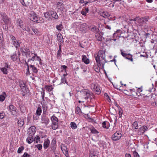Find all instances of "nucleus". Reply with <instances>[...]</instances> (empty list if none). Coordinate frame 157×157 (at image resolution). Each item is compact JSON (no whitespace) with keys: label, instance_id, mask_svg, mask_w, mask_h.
Listing matches in <instances>:
<instances>
[{"label":"nucleus","instance_id":"1","mask_svg":"<svg viewBox=\"0 0 157 157\" xmlns=\"http://www.w3.org/2000/svg\"><path fill=\"white\" fill-rule=\"evenodd\" d=\"M105 57V52L103 50L99 51L97 54L95 55V58L99 68H104L105 64L107 62Z\"/></svg>","mask_w":157,"mask_h":157},{"label":"nucleus","instance_id":"2","mask_svg":"<svg viewBox=\"0 0 157 157\" xmlns=\"http://www.w3.org/2000/svg\"><path fill=\"white\" fill-rule=\"evenodd\" d=\"M52 121V128L53 130L57 129L58 127V120L57 118L54 115L51 117Z\"/></svg>","mask_w":157,"mask_h":157},{"label":"nucleus","instance_id":"3","mask_svg":"<svg viewBox=\"0 0 157 157\" xmlns=\"http://www.w3.org/2000/svg\"><path fill=\"white\" fill-rule=\"evenodd\" d=\"M91 87L92 90L97 94H99L101 93V90L98 84L92 83L91 84Z\"/></svg>","mask_w":157,"mask_h":157},{"label":"nucleus","instance_id":"4","mask_svg":"<svg viewBox=\"0 0 157 157\" xmlns=\"http://www.w3.org/2000/svg\"><path fill=\"white\" fill-rule=\"evenodd\" d=\"M12 44L16 48H18L20 47V43L18 40L16 39V38L13 35L10 36Z\"/></svg>","mask_w":157,"mask_h":157},{"label":"nucleus","instance_id":"5","mask_svg":"<svg viewBox=\"0 0 157 157\" xmlns=\"http://www.w3.org/2000/svg\"><path fill=\"white\" fill-rule=\"evenodd\" d=\"M121 133L119 131H117L112 136V139L114 141L118 140L120 139L121 137Z\"/></svg>","mask_w":157,"mask_h":157},{"label":"nucleus","instance_id":"6","mask_svg":"<svg viewBox=\"0 0 157 157\" xmlns=\"http://www.w3.org/2000/svg\"><path fill=\"white\" fill-rule=\"evenodd\" d=\"M36 131V128L34 126H32L28 129V136H33Z\"/></svg>","mask_w":157,"mask_h":157},{"label":"nucleus","instance_id":"7","mask_svg":"<svg viewBox=\"0 0 157 157\" xmlns=\"http://www.w3.org/2000/svg\"><path fill=\"white\" fill-rule=\"evenodd\" d=\"M148 17H143L139 18L138 21V23H139L140 25H143L148 21Z\"/></svg>","mask_w":157,"mask_h":157},{"label":"nucleus","instance_id":"8","mask_svg":"<svg viewBox=\"0 0 157 157\" xmlns=\"http://www.w3.org/2000/svg\"><path fill=\"white\" fill-rule=\"evenodd\" d=\"M0 14L1 16L2 19L5 24H7L9 22L10 19L5 13H1Z\"/></svg>","mask_w":157,"mask_h":157},{"label":"nucleus","instance_id":"9","mask_svg":"<svg viewBox=\"0 0 157 157\" xmlns=\"http://www.w3.org/2000/svg\"><path fill=\"white\" fill-rule=\"evenodd\" d=\"M19 83L21 91L25 93H26L27 89L25 83L22 81H19Z\"/></svg>","mask_w":157,"mask_h":157},{"label":"nucleus","instance_id":"10","mask_svg":"<svg viewBox=\"0 0 157 157\" xmlns=\"http://www.w3.org/2000/svg\"><path fill=\"white\" fill-rule=\"evenodd\" d=\"M88 25L85 23L81 24L80 26L81 31L84 33H86L88 30Z\"/></svg>","mask_w":157,"mask_h":157},{"label":"nucleus","instance_id":"11","mask_svg":"<svg viewBox=\"0 0 157 157\" xmlns=\"http://www.w3.org/2000/svg\"><path fill=\"white\" fill-rule=\"evenodd\" d=\"M44 88L46 90L48 91L50 94L51 95H53L52 91L53 89V88L52 86L51 85H45L44 87Z\"/></svg>","mask_w":157,"mask_h":157},{"label":"nucleus","instance_id":"12","mask_svg":"<svg viewBox=\"0 0 157 157\" xmlns=\"http://www.w3.org/2000/svg\"><path fill=\"white\" fill-rule=\"evenodd\" d=\"M61 149L63 153L65 154L66 157H69V155L68 153V151L67 147L63 145L61 146Z\"/></svg>","mask_w":157,"mask_h":157},{"label":"nucleus","instance_id":"13","mask_svg":"<svg viewBox=\"0 0 157 157\" xmlns=\"http://www.w3.org/2000/svg\"><path fill=\"white\" fill-rule=\"evenodd\" d=\"M49 119L45 116H43L41 117V123L45 124L46 125H47L49 122Z\"/></svg>","mask_w":157,"mask_h":157},{"label":"nucleus","instance_id":"14","mask_svg":"<svg viewBox=\"0 0 157 157\" xmlns=\"http://www.w3.org/2000/svg\"><path fill=\"white\" fill-rule=\"evenodd\" d=\"M57 8L58 10L63 11L64 10V5L61 2H58L57 4Z\"/></svg>","mask_w":157,"mask_h":157},{"label":"nucleus","instance_id":"15","mask_svg":"<svg viewBox=\"0 0 157 157\" xmlns=\"http://www.w3.org/2000/svg\"><path fill=\"white\" fill-rule=\"evenodd\" d=\"M57 40L59 43V45L60 44V45L63 44V38L61 34L60 33H59L57 35Z\"/></svg>","mask_w":157,"mask_h":157},{"label":"nucleus","instance_id":"16","mask_svg":"<svg viewBox=\"0 0 157 157\" xmlns=\"http://www.w3.org/2000/svg\"><path fill=\"white\" fill-rule=\"evenodd\" d=\"M81 93L84 96H86V95H91L90 94H91V92H90L89 90L87 89H84L81 90Z\"/></svg>","mask_w":157,"mask_h":157},{"label":"nucleus","instance_id":"17","mask_svg":"<svg viewBox=\"0 0 157 157\" xmlns=\"http://www.w3.org/2000/svg\"><path fill=\"white\" fill-rule=\"evenodd\" d=\"M30 15L31 16L30 17V19L33 21L36 22L38 18L36 14L34 13H33L32 14H30Z\"/></svg>","mask_w":157,"mask_h":157},{"label":"nucleus","instance_id":"18","mask_svg":"<svg viewBox=\"0 0 157 157\" xmlns=\"http://www.w3.org/2000/svg\"><path fill=\"white\" fill-rule=\"evenodd\" d=\"M50 143V141L48 139H46L44 140V149L47 148L49 146Z\"/></svg>","mask_w":157,"mask_h":157},{"label":"nucleus","instance_id":"19","mask_svg":"<svg viewBox=\"0 0 157 157\" xmlns=\"http://www.w3.org/2000/svg\"><path fill=\"white\" fill-rule=\"evenodd\" d=\"M37 56V54L33 53L31 56V57L29 58L28 60V62L30 61H34Z\"/></svg>","mask_w":157,"mask_h":157},{"label":"nucleus","instance_id":"20","mask_svg":"<svg viewBox=\"0 0 157 157\" xmlns=\"http://www.w3.org/2000/svg\"><path fill=\"white\" fill-rule=\"evenodd\" d=\"M89 156L90 157H98L97 152L94 151H90Z\"/></svg>","mask_w":157,"mask_h":157},{"label":"nucleus","instance_id":"21","mask_svg":"<svg viewBox=\"0 0 157 157\" xmlns=\"http://www.w3.org/2000/svg\"><path fill=\"white\" fill-rule=\"evenodd\" d=\"M100 14L101 16L105 18H108L110 16L109 13L107 12H101Z\"/></svg>","mask_w":157,"mask_h":157},{"label":"nucleus","instance_id":"22","mask_svg":"<svg viewBox=\"0 0 157 157\" xmlns=\"http://www.w3.org/2000/svg\"><path fill=\"white\" fill-rule=\"evenodd\" d=\"M24 124V120L23 119L21 118L19 119L17 121L18 125L20 127H22Z\"/></svg>","mask_w":157,"mask_h":157},{"label":"nucleus","instance_id":"23","mask_svg":"<svg viewBox=\"0 0 157 157\" xmlns=\"http://www.w3.org/2000/svg\"><path fill=\"white\" fill-rule=\"evenodd\" d=\"M82 60L83 62L86 64H88L90 63L89 59L87 58L86 56L85 55L82 56Z\"/></svg>","mask_w":157,"mask_h":157},{"label":"nucleus","instance_id":"24","mask_svg":"<svg viewBox=\"0 0 157 157\" xmlns=\"http://www.w3.org/2000/svg\"><path fill=\"white\" fill-rule=\"evenodd\" d=\"M17 24L21 28H22L23 26L24 25L23 21L20 19H19L17 20Z\"/></svg>","mask_w":157,"mask_h":157},{"label":"nucleus","instance_id":"25","mask_svg":"<svg viewBox=\"0 0 157 157\" xmlns=\"http://www.w3.org/2000/svg\"><path fill=\"white\" fill-rule=\"evenodd\" d=\"M51 15L53 18L55 19H58V16L57 13L54 11H51Z\"/></svg>","mask_w":157,"mask_h":157},{"label":"nucleus","instance_id":"26","mask_svg":"<svg viewBox=\"0 0 157 157\" xmlns=\"http://www.w3.org/2000/svg\"><path fill=\"white\" fill-rule=\"evenodd\" d=\"M33 136H29L28 138L26 139V141L29 144H31L33 141Z\"/></svg>","mask_w":157,"mask_h":157},{"label":"nucleus","instance_id":"27","mask_svg":"<svg viewBox=\"0 0 157 157\" xmlns=\"http://www.w3.org/2000/svg\"><path fill=\"white\" fill-rule=\"evenodd\" d=\"M25 56L27 58H29L31 57V56L34 53L32 52H30L29 49L27 50V52H25Z\"/></svg>","mask_w":157,"mask_h":157},{"label":"nucleus","instance_id":"28","mask_svg":"<svg viewBox=\"0 0 157 157\" xmlns=\"http://www.w3.org/2000/svg\"><path fill=\"white\" fill-rule=\"evenodd\" d=\"M42 113V110L40 106L38 107L36 111V114L38 116H40L41 115Z\"/></svg>","mask_w":157,"mask_h":157},{"label":"nucleus","instance_id":"29","mask_svg":"<svg viewBox=\"0 0 157 157\" xmlns=\"http://www.w3.org/2000/svg\"><path fill=\"white\" fill-rule=\"evenodd\" d=\"M71 127L73 129H75L77 128V126L75 123L74 122H71L70 124Z\"/></svg>","mask_w":157,"mask_h":157},{"label":"nucleus","instance_id":"30","mask_svg":"<svg viewBox=\"0 0 157 157\" xmlns=\"http://www.w3.org/2000/svg\"><path fill=\"white\" fill-rule=\"evenodd\" d=\"M29 66H30V68H32L33 72L35 74H37L38 72L37 68L34 65H30Z\"/></svg>","mask_w":157,"mask_h":157},{"label":"nucleus","instance_id":"31","mask_svg":"<svg viewBox=\"0 0 157 157\" xmlns=\"http://www.w3.org/2000/svg\"><path fill=\"white\" fill-rule=\"evenodd\" d=\"M6 94L5 92L2 93V94L0 95V101H3L6 96Z\"/></svg>","mask_w":157,"mask_h":157},{"label":"nucleus","instance_id":"32","mask_svg":"<svg viewBox=\"0 0 157 157\" xmlns=\"http://www.w3.org/2000/svg\"><path fill=\"white\" fill-rule=\"evenodd\" d=\"M90 94L91 95H86V96L84 97V99L85 100H87L89 98L90 100L94 98V96L93 95V94L91 92V94Z\"/></svg>","mask_w":157,"mask_h":157},{"label":"nucleus","instance_id":"33","mask_svg":"<svg viewBox=\"0 0 157 157\" xmlns=\"http://www.w3.org/2000/svg\"><path fill=\"white\" fill-rule=\"evenodd\" d=\"M91 30L94 33H98L99 31V29L96 27V26H93L91 29Z\"/></svg>","mask_w":157,"mask_h":157},{"label":"nucleus","instance_id":"34","mask_svg":"<svg viewBox=\"0 0 157 157\" xmlns=\"http://www.w3.org/2000/svg\"><path fill=\"white\" fill-rule=\"evenodd\" d=\"M32 30L36 35H38L41 34V32L37 29L33 28Z\"/></svg>","mask_w":157,"mask_h":157},{"label":"nucleus","instance_id":"35","mask_svg":"<svg viewBox=\"0 0 157 157\" xmlns=\"http://www.w3.org/2000/svg\"><path fill=\"white\" fill-rule=\"evenodd\" d=\"M65 83L67 84V81L66 78L64 77H62L61 79V82L60 84H64Z\"/></svg>","mask_w":157,"mask_h":157},{"label":"nucleus","instance_id":"36","mask_svg":"<svg viewBox=\"0 0 157 157\" xmlns=\"http://www.w3.org/2000/svg\"><path fill=\"white\" fill-rule=\"evenodd\" d=\"M89 128L92 133L98 134L99 133L94 128Z\"/></svg>","mask_w":157,"mask_h":157},{"label":"nucleus","instance_id":"37","mask_svg":"<svg viewBox=\"0 0 157 157\" xmlns=\"http://www.w3.org/2000/svg\"><path fill=\"white\" fill-rule=\"evenodd\" d=\"M44 17L47 19H49L51 17V11L50 12V13L49 12H47L44 14Z\"/></svg>","mask_w":157,"mask_h":157},{"label":"nucleus","instance_id":"38","mask_svg":"<svg viewBox=\"0 0 157 157\" xmlns=\"http://www.w3.org/2000/svg\"><path fill=\"white\" fill-rule=\"evenodd\" d=\"M95 37L97 40L99 41H101L102 40V37L101 35L99 33H96L95 35Z\"/></svg>","mask_w":157,"mask_h":157},{"label":"nucleus","instance_id":"39","mask_svg":"<svg viewBox=\"0 0 157 157\" xmlns=\"http://www.w3.org/2000/svg\"><path fill=\"white\" fill-rule=\"evenodd\" d=\"M125 58L130 60L132 62L133 61L132 55L130 54L129 53L128 54V55H127L126 57H125Z\"/></svg>","mask_w":157,"mask_h":157},{"label":"nucleus","instance_id":"40","mask_svg":"<svg viewBox=\"0 0 157 157\" xmlns=\"http://www.w3.org/2000/svg\"><path fill=\"white\" fill-rule=\"evenodd\" d=\"M44 22V19L41 17H40L39 18H38V19H37V21H36V22L37 23H43Z\"/></svg>","mask_w":157,"mask_h":157},{"label":"nucleus","instance_id":"41","mask_svg":"<svg viewBox=\"0 0 157 157\" xmlns=\"http://www.w3.org/2000/svg\"><path fill=\"white\" fill-rule=\"evenodd\" d=\"M16 109V108L13 105H9V110L10 111V112L15 109Z\"/></svg>","mask_w":157,"mask_h":157},{"label":"nucleus","instance_id":"42","mask_svg":"<svg viewBox=\"0 0 157 157\" xmlns=\"http://www.w3.org/2000/svg\"><path fill=\"white\" fill-rule=\"evenodd\" d=\"M24 147L23 146L20 147L18 149L17 152L19 154L21 153L22 151L24 150Z\"/></svg>","mask_w":157,"mask_h":157},{"label":"nucleus","instance_id":"43","mask_svg":"<svg viewBox=\"0 0 157 157\" xmlns=\"http://www.w3.org/2000/svg\"><path fill=\"white\" fill-rule=\"evenodd\" d=\"M75 113L76 114H80L81 113V109L79 107L77 106L76 107Z\"/></svg>","mask_w":157,"mask_h":157},{"label":"nucleus","instance_id":"44","mask_svg":"<svg viewBox=\"0 0 157 157\" xmlns=\"http://www.w3.org/2000/svg\"><path fill=\"white\" fill-rule=\"evenodd\" d=\"M121 0H113V3H110L109 5V7L112 6V7H113L114 6L115 3L116 2H121Z\"/></svg>","mask_w":157,"mask_h":157},{"label":"nucleus","instance_id":"45","mask_svg":"<svg viewBox=\"0 0 157 157\" xmlns=\"http://www.w3.org/2000/svg\"><path fill=\"white\" fill-rule=\"evenodd\" d=\"M63 28V25L62 23L60 24L59 25H57L56 26V28L59 31H60L62 30V29Z\"/></svg>","mask_w":157,"mask_h":157},{"label":"nucleus","instance_id":"46","mask_svg":"<svg viewBox=\"0 0 157 157\" xmlns=\"http://www.w3.org/2000/svg\"><path fill=\"white\" fill-rule=\"evenodd\" d=\"M1 71L4 74H7L8 73L7 69L6 67H3L1 68Z\"/></svg>","mask_w":157,"mask_h":157},{"label":"nucleus","instance_id":"47","mask_svg":"<svg viewBox=\"0 0 157 157\" xmlns=\"http://www.w3.org/2000/svg\"><path fill=\"white\" fill-rule=\"evenodd\" d=\"M12 115L14 116H17V109H15L14 110L11 111L10 112Z\"/></svg>","mask_w":157,"mask_h":157},{"label":"nucleus","instance_id":"48","mask_svg":"<svg viewBox=\"0 0 157 157\" xmlns=\"http://www.w3.org/2000/svg\"><path fill=\"white\" fill-rule=\"evenodd\" d=\"M152 94L150 95L149 96L146 95L145 96H144V99L146 100H150L152 98Z\"/></svg>","mask_w":157,"mask_h":157},{"label":"nucleus","instance_id":"49","mask_svg":"<svg viewBox=\"0 0 157 157\" xmlns=\"http://www.w3.org/2000/svg\"><path fill=\"white\" fill-rule=\"evenodd\" d=\"M20 107L21 112L24 113L26 109L24 105H20Z\"/></svg>","mask_w":157,"mask_h":157},{"label":"nucleus","instance_id":"50","mask_svg":"<svg viewBox=\"0 0 157 157\" xmlns=\"http://www.w3.org/2000/svg\"><path fill=\"white\" fill-rule=\"evenodd\" d=\"M132 125L133 126V127H134L135 129H138V123L137 121L134 122L132 124Z\"/></svg>","mask_w":157,"mask_h":157},{"label":"nucleus","instance_id":"51","mask_svg":"<svg viewBox=\"0 0 157 157\" xmlns=\"http://www.w3.org/2000/svg\"><path fill=\"white\" fill-rule=\"evenodd\" d=\"M41 95L42 99L43 101H44L45 92H44V90L43 89H42V90L41 92Z\"/></svg>","mask_w":157,"mask_h":157},{"label":"nucleus","instance_id":"52","mask_svg":"<svg viewBox=\"0 0 157 157\" xmlns=\"http://www.w3.org/2000/svg\"><path fill=\"white\" fill-rule=\"evenodd\" d=\"M59 48L58 50L57 55L58 56H60L61 55V46L60 44L59 45Z\"/></svg>","mask_w":157,"mask_h":157},{"label":"nucleus","instance_id":"53","mask_svg":"<svg viewBox=\"0 0 157 157\" xmlns=\"http://www.w3.org/2000/svg\"><path fill=\"white\" fill-rule=\"evenodd\" d=\"M21 157H32V156L27 152H25Z\"/></svg>","mask_w":157,"mask_h":157},{"label":"nucleus","instance_id":"54","mask_svg":"<svg viewBox=\"0 0 157 157\" xmlns=\"http://www.w3.org/2000/svg\"><path fill=\"white\" fill-rule=\"evenodd\" d=\"M35 147L37 148L39 150H40L42 148V146L41 144H39L36 145Z\"/></svg>","mask_w":157,"mask_h":157},{"label":"nucleus","instance_id":"55","mask_svg":"<svg viewBox=\"0 0 157 157\" xmlns=\"http://www.w3.org/2000/svg\"><path fill=\"white\" fill-rule=\"evenodd\" d=\"M5 116V114L4 113L2 112L0 113V119H2L4 118Z\"/></svg>","mask_w":157,"mask_h":157},{"label":"nucleus","instance_id":"56","mask_svg":"<svg viewBox=\"0 0 157 157\" xmlns=\"http://www.w3.org/2000/svg\"><path fill=\"white\" fill-rule=\"evenodd\" d=\"M81 68L83 72H86L87 71V67L86 66H81Z\"/></svg>","mask_w":157,"mask_h":157},{"label":"nucleus","instance_id":"57","mask_svg":"<svg viewBox=\"0 0 157 157\" xmlns=\"http://www.w3.org/2000/svg\"><path fill=\"white\" fill-rule=\"evenodd\" d=\"M133 154L134 157H140V156L138 153L136 151L133 152Z\"/></svg>","mask_w":157,"mask_h":157},{"label":"nucleus","instance_id":"58","mask_svg":"<svg viewBox=\"0 0 157 157\" xmlns=\"http://www.w3.org/2000/svg\"><path fill=\"white\" fill-rule=\"evenodd\" d=\"M36 60L39 62V64L40 65L42 64V60L40 58V57L38 56H37L36 58Z\"/></svg>","mask_w":157,"mask_h":157},{"label":"nucleus","instance_id":"59","mask_svg":"<svg viewBox=\"0 0 157 157\" xmlns=\"http://www.w3.org/2000/svg\"><path fill=\"white\" fill-rule=\"evenodd\" d=\"M151 105L152 106L157 107V101H156L153 102L151 103Z\"/></svg>","mask_w":157,"mask_h":157},{"label":"nucleus","instance_id":"60","mask_svg":"<svg viewBox=\"0 0 157 157\" xmlns=\"http://www.w3.org/2000/svg\"><path fill=\"white\" fill-rule=\"evenodd\" d=\"M121 55L124 57L125 58V57H126L128 55V54H127L126 53L123 52L122 50H121Z\"/></svg>","mask_w":157,"mask_h":157},{"label":"nucleus","instance_id":"61","mask_svg":"<svg viewBox=\"0 0 157 157\" xmlns=\"http://www.w3.org/2000/svg\"><path fill=\"white\" fill-rule=\"evenodd\" d=\"M11 58L12 59L13 61H15L17 59L16 56L15 55H13L11 56Z\"/></svg>","mask_w":157,"mask_h":157},{"label":"nucleus","instance_id":"62","mask_svg":"<svg viewBox=\"0 0 157 157\" xmlns=\"http://www.w3.org/2000/svg\"><path fill=\"white\" fill-rule=\"evenodd\" d=\"M121 30H117L114 34L113 35H115L117 33L121 34Z\"/></svg>","mask_w":157,"mask_h":157},{"label":"nucleus","instance_id":"63","mask_svg":"<svg viewBox=\"0 0 157 157\" xmlns=\"http://www.w3.org/2000/svg\"><path fill=\"white\" fill-rule=\"evenodd\" d=\"M61 67L64 70V71L65 72H66L67 71V67L65 65H63L61 66Z\"/></svg>","mask_w":157,"mask_h":157},{"label":"nucleus","instance_id":"64","mask_svg":"<svg viewBox=\"0 0 157 157\" xmlns=\"http://www.w3.org/2000/svg\"><path fill=\"white\" fill-rule=\"evenodd\" d=\"M24 1V0H20V2L22 5L24 6H26V5Z\"/></svg>","mask_w":157,"mask_h":157}]
</instances>
